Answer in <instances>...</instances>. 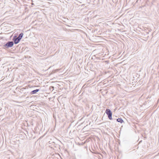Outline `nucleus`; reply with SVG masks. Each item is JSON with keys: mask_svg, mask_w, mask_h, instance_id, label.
<instances>
[{"mask_svg": "<svg viewBox=\"0 0 159 159\" xmlns=\"http://www.w3.org/2000/svg\"><path fill=\"white\" fill-rule=\"evenodd\" d=\"M14 43L13 41L8 42L6 44L3 45L4 48H8L13 46Z\"/></svg>", "mask_w": 159, "mask_h": 159, "instance_id": "f257e3e1", "label": "nucleus"}, {"mask_svg": "<svg viewBox=\"0 0 159 159\" xmlns=\"http://www.w3.org/2000/svg\"><path fill=\"white\" fill-rule=\"evenodd\" d=\"M117 121L119 122H120V123H123L124 122L123 120L120 118H118L117 120Z\"/></svg>", "mask_w": 159, "mask_h": 159, "instance_id": "423d86ee", "label": "nucleus"}, {"mask_svg": "<svg viewBox=\"0 0 159 159\" xmlns=\"http://www.w3.org/2000/svg\"><path fill=\"white\" fill-rule=\"evenodd\" d=\"M39 91V89H36L35 90H34L33 91H32L30 92V94H35L37 92H38Z\"/></svg>", "mask_w": 159, "mask_h": 159, "instance_id": "20e7f679", "label": "nucleus"}, {"mask_svg": "<svg viewBox=\"0 0 159 159\" xmlns=\"http://www.w3.org/2000/svg\"><path fill=\"white\" fill-rule=\"evenodd\" d=\"M13 40L15 44H17L20 41V40L16 36H14L13 38Z\"/></svg>", "mask_w": 159, "mask_h": 159, "instance_id": "7ed1b4c3", "label": "nucleus"}, {"mask_svg": "<svg viewBox=\"0 0 159 159\" xmlns=\"http://www.w3.org/2000/svg\"><path fill=\"white\" fill-rule=\"evenodd\" d=\"M106 113L108 115V118L109 119L111 120L112 119V113L109 109H107L106 111Z\"/></svg>", "mask_w": 159, "mask_h": 159, "instance_id": "f03ea898", "label": "nucleus"}, {"mask_svg": "<svg viewBox=\"0 0 159 159\" xmlns=\"http://www.w3.org/2000/svg\"><path fill=\"white\" fill-rule=\"evenodd\" d=\"M23 33H21L19 35L18 38H19V39H20V40H21V39H22V37H23Z\"/></svg>", "mask_w": 159, "mask_h": 159, "instance_id": "39448f33", "label": "nucleus"}]
</instances>
